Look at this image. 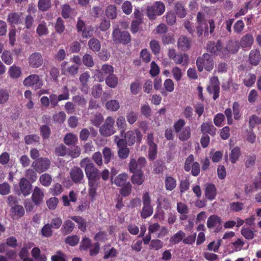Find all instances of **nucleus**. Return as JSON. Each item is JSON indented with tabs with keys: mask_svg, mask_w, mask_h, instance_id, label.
<instances>
[{
	"mask_svg": "<svg viewBox=\"0 0 261 261\" xmlns=\"http://www.w3.org/2000/svg\"><path fill=\"white\" fill-rule=\"evenodd\" d=\"M241 155V149L236 146L232 149L229 154L230 161L232 164H234L239 160Z\"/></svg>",
	"mask_w": 261,
	"mask_h": 261,
	"instance_id": "obj_31",
	"label": "nucleus"
},
{
	"mask_svg": "<svg viewBox=\"0 0 261 261\" xmlns=\"http://www.w3.org/2000/svg\"><path fill=\"white\" fill-rule=\"evenodd\" d=\"M62 93L57 96L59 101L67 100L69 98V90L67 86H64L62 88Z\"/></svg>",
	"mask_w": 261,
	"mask_h": 261,
	"instance_id": "obj_59",
	"label": "nucleus"
},
{
	"mask_svg": "<svg viewBox=\"0 0 261 261\" xmlns=\"http://www.w3.org/2000/svg\"><path fill=\"white\" fill-rule=\"evenodd\" d=\"M132 191V186L130 182L128 181L125 185L121 186L119 193L123 197H127L131 194Z\"/></svg>",
	"mask_w": 261,
	"mask_h": 261,
	"instance_id": "obj_39",
	"label": "nucleus"
},
{
	"mask_svg": "<svg viewBox=\"0 0 261 261\" xmlns=\"http://www.w3.org/2000/svg\"><path fill=\"white\" fill-rule=\"evenodd\" d=\"M125 139L124 140L126 141V144L129 146L133 145L136 139L138 143H140L142 139V135L138 128L135 129L134 130H128L125 134Z\"/></svg>",
	"mask_w": 261,
	"mask_h": 261,
	"instance_id": "obj_10",
	"label": "nucleus"
},
{
	"mask_svg": "<svg viewBox=\"0 0 261 261\" xmlns=\"http://www.w3.org/2000/svg\"><path fill=\"white\" fill-rule=\"evenodd\" d=\"M256 76L254 74L249 73L243 80L244 85L247 87L252 86L255 82Z\"/></svg>",
	"mask_w": 261,
	"mask_h": 261,
	"instance_id": "obj_56",
	"label": "nucleus"
},
{
	"mask_svg": "<svg viewBox=\"0 0 261 261\" xmlns=\"http://www.w3.org/2000/svg\"><path fill=\"white\" fill-rule=\"evenodd\" d=\"M36 32L39 36L47 35L48 34V29L46 27V23L43 22L39 24L36 29Z\"/></svg>",
	"mask_w": 261,
	"mask_h": 261,
	"instance_id": "obj_60",
	"label": "nucleus"
},
{
	"mask_svg": "<svg viewBox=\"0 0 261 261\" xmlns=\"http://www.w3.org/2000/svg\"><path fill=\"white\" fill-rule=\"evenodd\" d=\"M70 177L74 183L81 182L84 177L82 170L78 167H74L70 170Z\"/></svg>",
	"mask_w": 261,
	"mask_h": 261,
	"instance_id": "obj_17",
	"label": "nucleus"
},
{
	"mask_svg": "<svg viewBox=\"0 0 261 261\" xmlns=\"http://www.w3.org/2000/svg\"><path fill=\"white\" fill-rule=\"evenodd\" d=\"M114 123V119L111 116L108 117L99 128L100 134L105 137H109L113 135L115 133Z\"/></svg>",
	"mask_w": 261,
	"mask_h": 261,
	"instance_id": "obj_7",
	"label": "nucleus"
},
{
	"mask_svg": "<svg viewBox=\"0 0 261 261\" xmlns=\"http://www.w3.org/2000/svg\"><path fill=\"white\" fill-rule=\"evenodd\" d=\"M196 65L199 72L202 71L204 68L211 71L214 68L213 59L210 55L205 53L197 59Z\"/></svg>",
	"mask_w": 261,
	"mask_h": 261,
	"instance_id": "obj_3",
	"label": "nucleus"
},
{
	"mask_svg": "<svg viewBox=\"0 0 261 261\" xmlns=\"http://www.w3.org/2000/svg\"><path fill=\"white\" fill-rule=\"evenodd\" d=\"M71 218L77 223L78 227L81 231L84 232L86 230V221L83 218L80 216H73Z\"/></svg>",
	"mask_w": 261,
	"mask_h": 261,
	"instance_id": "obj_43",
	"label": "nucleus"
},
{
	"mask_svg": "<svg viewBox=\"0 0 261 261\" xmlns=\"http://www.w3.org/2000/svg\"><path fill=\"white\" fill-rule=\"evenodd\" d=\"M261 124V118L255 115H253L249 117V127L250 129H253L255 125Z\"/></svg>",
	"mask_w": 261,
	"mask_h": 261,
	"instance_id": "obj_47",
	"label": "nucleus"
},
{
	"mask_svg": "<svg viewBox=\"0 0 261 261\" xmlns=\"http://www.w3.org/2000/svg\"><path fill=\"white\" fill-rule=\"evenodd\" d=\"M190 39L185 36H180L177 40V47L179 49L183 51L188 50L191 46Z\"/></svg>",
	"mask_w": 261,
	"mask_h": 261,
	"instance_id": "obj_18",
	"label": "nucleus"
},
{
	"mask_svg": "<svg viewBox=\"0 0 261 261\" xmlns=\"http://www.w3.org/2000/svg\"><path fill=\"white\" fill-rule=\"evenodd\" d=\"M77 140L76 135L72 133L67 134L64 137V142L67 145H75Z\"/></svg>",
	"mask_w": 261,
	"mask_h": 261,
	"instance_id": "obj_36",
	"label": "nucleus"
},
{
	"mask_svg": "<svg viewBox=\"0 0 261 261\" xmlns=\"http://www.w3.org/2000/svg\"><path fill=\"white\" fill-rule=\"evenodd\" d=\"M190 181L189 179H185L180 180L179 185V191L181 193H184L189 189L190 188Z\"/></svg>",
	"mask_w": 261,
	"mask_h": 261,
	"instance_id": "obj_64",
	"label": "nucleus"
},
{
	"mask_svg": "<svg viewBox=\"0 0 261 261\" xmlns=\"http://www.w3.org/2000/svg\"><path fill=\"white\" fill-rule=\"evenodd\" d=\"M1 58L4 63L7 65H10L13 62V58L10 51H4L1 56Z\"/></svg>",
	"mask_w": 261,
	"mask_h": 261,
	"instance_id": "obj_49",
	"label": "nucleus"
},
{
	"mask_svg": "<svg viewBox=\"0 0 261 261\" xmlns=\"http://www.w3.org/2000/svg\"><path fill=\"white\" fill-rule=\"evenodd\" d=\"M194 162V156L193 154H190L188 157L186 158L184 163V169L185 171L189 172L191 169L192 165Z\"/></svg>",
	"mask_w": 261,
	"mask_h": 261,
	"instance_id": "obj_53",
	"label": "nucleus"
},
{
	"mask_svg": "<svg viewBox=\"0 0 261 261\" xmlns=\"http://www.w3.org/2000/svg\"><path fill=\"white\" fill-rule=\"evenodd\" d=\"M165 11V6L161 1L155 2L151 6L148 7L147 9V14L149 18L154 20L157 15H161Z\"/></svg>",
	"mask_w": 261,
	"mask_h": 261,
	"instance_id": "obj_4",
	"label": "nucleus"
},
{
	"mask_svg": "<svg viewBox=\"0 0 261 261\" xmlns=\"http://www.w3.org/2000/svg\"><path fill=\"white\" fill-rule=\"evenodd\" d=\"M11 212L18 218H21L24 214V209L22 205L18 204L11 208Z\"/></svg>",
	"mask_w": 261,
	"mask_h": 261,
	"instance_id": "obj_52",
	"label": "nucleus"
},
{
	"mask_svg": "<svg viewBox=\"0 0 261 261\" xmlns=\"http://www.w3.org/2000/svg\"><path fill=\"white\" fill-rule=\"evenodd\" d=\"M79 240L80 238L77 236L72 235L67 237L65 240V242L70 246H74L79 243Z\"/></svg>",
	"mask_w": 261,
	"mask_h": 261,
	"instance_id": "obj_58",
	"label": "nucleus"
},
{
	"mask_svg": "<svg viewBox=\"0 0 261 261\" xmlns=\"http://www.w3.org/2000/svg\"><path fill=\"white\" fill-rule=\"evenodd\" d=\"M106 15L110 19L116 18L117 15L116 7L114 5L108 6L106 10Z\"/></svg>",
	"mask_w": 261,
	"mask_h": 261,
	"instance_id": "obj_44",
	"label": "nucleus"
},
{
	"mask_svg": "<svg viewBox=\"0 0 261 261\" xmlns=\"http://www.w3.org/2000/svg\"><path fill=\"white\" fill-rule=\"evenodd\" d=\"M55 29L56 32L59 34L62 33L65 30L64 21L60 17L57 18V22L55 24Z\"/></svg>",
	"mask_w": 261,
	"mask_h": 261,
	"instance_id": "obj_61",
	"label": "nucleus"
},
{
	"mask_svg": "<svg viewBox=\"0 0 261 261\" xmlns=\"http://www.w3.org/2000/svg\"><path fill=\"white\" fill-rule=\"evenodd\" d=\"M44 197L43 191L38 187H35L33 191L31 199L33 202L36 205H40Z\"/></svg>",
	"mask_w": 261,
	"mask_h": 261,
	"instance_id": "obj_14",
	"label": "nucleus"
},
{
	"mask_svg": "<svg viewBox=\"0 0 261 261\" xmlns=\"http://www.w3.org/2000/svg\"><path fill=\"white\" fill-rule=\"evenodd\" d=\"M165 185L166 190L172 191L177 185L176 180L171 176H167L165 180Z\"/></svg>",
	"mask_w": 261,
	"mask_h": 261,
	"instance_id": "obj_30",
	"label": "nucleus"
},
{
	"mask_svg": "<svg viewBox=\"0 0 261 261\" xmlns=\"http://www.w3.org/2000/svg\"><path fill=\"white\" fill-rule=\"evenodd\" d=\"M8 21L11 24H18L21 22L20 15L15 12L10 13L7 17Z\"/></svg>",
	"mask_w": 261,
	"mask_h": 261,
	"instance_id": "obj_33",
	"label": "nucleus"
},
{
	"mask_svg": "<svg viewBox=\"0 0 261 261\" xmlns=\"http://www.w3.org/2000/svg\"><path fill=\"white\" fill-rule=\"evenodd\" d=\"M66 115L64 112L61 111L53 115V119L55 123L61 124L65 120Z\"/></svg>",
	"mask_w": 261,
	"mask_h": 261,
	"instance_id": "obj_57",
	"label": "nucleus"
},
{
	"mask_svg": "<svg viewBox=\"0 0 261 261\" xmlns=\"http://www.w3.org/2000/svg\"><path fill=\"white\" fill-rule=\"evenodd\" d=\"M32 166L36 172L41 173L47 171L50 168V161L46 158L41 157L35 160Z\"/></svg>",
	"mask_w": 261,
	"mask_h": 261,
	"instance_id": "obj_11",
	"label": "nucleus"
},
{
	"mask_svg": "<svg viewBox=\"0 0 261 261\" xmlns=\"http://www.w3.org/2000/svg\"><path fill=\"white\" fill-rule=\"evenodd\" d=\"M230 210L233 212H239L244 208V204L242 202H233L229 204Z\"/></svg>",
	"mask_w": 261,
	"mask_h": 261,
	"instance_id": "obj_50",
	"label": "nucleus"
},
{
	"mask_svg": "<svg viewBox=\"0 0 261 261\" xmlns=\"http://www.w3.org/2000/svg\"><path fill=\"white\" fill-rule=\"evenodd\" d=\"M8 73L12 79H17L21 74V70L19 67L13 65L10 67Z\"/></svg>",
	"mask_w": 261,
	"mask_h": 261,
	"instance_id": "obj_34",
	"label": "nucleus"
},
{
	"mask_svg": "<svg viewBox=\"0 0 261 261\" xmlns=\"http://www.w3.org/2000/svg\"><path fill=\"white\" fill-rule=\"evenodd\" d=\"M206 50L212 55L225 58L227 56V50L225 49L220 40L217 41H209L206 45Z\"/></svg>",
	"mask_w": 261,
	"mask_h": 261,
	"instance_id": "obj_2",
	"label": "nucleus"
},
{
	"mask_svg": "<svg viewBox=\"0 0 261 261\" xmlns=\"http://www.w3.org/2000/svg\"><path fill=\"white\" fill-rule=\"evenodd\" d=\"M127 121L130 124H133L138 119V115L136 112L131 111L126 116Z\"/></svg>",
	"mask_w": 261,
	"mask_h": 261,
	"instance_id": "obj_62",
	"label": "nucleus"
},
{
	"mask_svg": "<svg viewBox=\"0 0 261 261\" xmlns=\"http://www.w3.org/2000/svg\"><path fill=\"white\" fill-rule=\"evenodd\" d=\"M77 200V196L76 193L73 191H71L69 194V198L67 195H63L62 196V200L63 205L65 206H68L70 205V202H75Z\"/></svg>",
	"mask_w": 261,
	"mask_h": 261,
	"instance_id": "obj_29",
	"label": "nucleus"
},
{
	"mask_svg": "<svg viewBox=\"0 0 261 261\" xmlns=\"http://www.w3.org/2000/svg\"><path fill=\"white\" fill-rule=\"evenodd\" d=\"M260 60V54L258 49H254L250 51L248 62L252 66H257L259 64Z\"/></svg>",
	"mask_w": 261,
	"mask_h": 261,
	"instance_id": "obj_19",
	"label": "nucleus"
},
{
	"mask_svg": "<svg viewBox=\"0 0 261 261\" xmlns=\"http://www.w3.org/2000/svg\"><path fill=\"white\" fill-rule=\"evenodd\" d=\"M39 181L42 186L47 187L51 185L52 177L49 174L44 173L40 176Z\"/></svg>",
	"mask_w": 261,
	"mask_h": 261,
	"instance_id": "obj_42",
	"label": "nucleus"
},
{
	"mask_svg": "<svg viewBox=\"0 0 261 261\" xmlns=\"http://www.w3.org/2000/svg\"><path fill=\"white\" fill-rule=\"evenodd\" d=\"M232 112L235 120H239L241 118L242 115L240 113V106L238 101H235L233 103Z\"/></svg>",
	"mask_w": 261,
	"mask_h": 261,
	"instance_id": "obj_51",
	"label": "nucleus"
},
{
	"mask_svg": "<svg viewBox=\"0 0 261 261\" xmlns=\"http://www.w3.org/2000/svg\"><path fill=\"white\" fill-rule=\"evenodd\" d=\"M106 107L108 110L115 112L119 110L120 105L117 100H111L107 102Z\"/></svg>",
	"mask_w": 261,
	"mask_h": 261,
	"instance_id": "obj_48",
	"label": "nucleus"
},
{
	"mask_svg": "<svg viewBox=\"0 0 261 261\" xmlns=\"http://www.w3.org/2000/svg\"><path fill=\"white\" fill-rule=\"evenodd\" d=\"M51 6V0H39L38 3V7L39 10L41 11H46L49 9Z\"/></svg>",
	"mask_w": 261,
	"mask_h": 261,
	"instance_id": "obj_40",
	"label": "nucleus"
},
{
	"mask_svg": "<svg viewBox=\"0 0 261 261\" xmlns=\"http://www.w3.org/2000/svg\"><path fill=\"white\" fill-rule=\"evenodd\" d=\"M113 41L116 43L126 45L131 41V36L127 31H121L119 29L114 30L112 33Z\"/></svg>",
	"mask_w": 261,
	"mask_h": 261,
	"instance_id": "obj_5",
	"label": "nucleus"
},
{
	"mask_svg": "<svg viewBox=\"0 0 261 261\" xmlns=\"http://www.w3.org/2000/svg\"><path fill=\"white\" fill-rule=\"evenodd\" d=\"M254 42V38L252 34L247 33L241 39L240 44L243 48H250Z\"/></svg>",
	"mask_w": 261,
	"mask_h": 261,
	"instance_id": "obj_22",
	"label": "nucleus"
},
{
	"mask_svg": "<svg viewBox=\"0 0 261 261\" xmlns=\"http://www.w3.org/2000/svg\"><path fill=\"white\" fill-rule=\"evenodd\" d=\"M178 138L179 140L185 142L189 140L191 136V130L189 126H185L181 132L177 134Z\"/></svg>",
	"mask_w": 261,
	"mask_h": 261,
	"instance_id": "obj_24",
	"label": "nucleus"
},
{
	"mask_svg": "<svg viewBox=\"0 0 261 261\" xmlns=\"http://www.w3.org/2000/svg\"><path fill=\"white\" fill-rule=\"evenodd\" d=\"M88 45L89 48L95 52L98 51L101 47L100 42L95 38H92L89 40Z\"/></svg>",
	"mask_w": 261,
	"mask_h": 261,
	"instance_id": "obj_41",
	"label": "nucleus"
},
{
	"mask_svg": "<svg viewBox=\"0 0 261 261\" xmlns=\"http://www.w3.org/2000/svg\"><path fill=\"white\" fill-rule=\"evenodd\" d=\"M175 11L177 16L180 18H184L187 15V11L183 5L179 2L175 4Z\"/></svg>",
	"mask_w": 261,
	"mask_h": 261,
	"instance_id": "obj_37",
	"label": "nucleus"
},
{
	"mask_svg": "<svg viewBox=\"0 0 261 261\" xmlns=\"http://www.w3.org/2000/svg\"><path fill=\"white\" fill-rule=\"evenodd\" d=\"M102 153L103 155L105 163L106 164H108L110 162L113 155L111 149L107 147L103 148L102 150Z\"/></svg>",
	"mask_w": 261,
	"mask_h": 261,
	"instance_id": "obj_55",
	"label": "nucleus"
},
{
	"mask_svg": "<svg viewBox=\"0 0 261 261\" xmlns=\"http://www.w3.org/2000/svg\"><path fill=\"white\" fill-rule=\"evenodd\" d=\"M240 48V45L237 41L230 40L227 43L225 49L227 50V55L230 53L234 54L237 52Z\"/></svg>",
	"mask_w": 261,
	"mask_h": 261,
	"instance_id": "obj_26",
	"label": "nucleus"
},
{
	"mask_svg": "<svg viewBox=\"0 0 261 261\" xmlns=\"http://www.w3.org/2000/svg\"><path fill=\"white\" fill-rule=\"evenodd\" d=\"M128 175L126 173H121L116 176L114 179V184L118 187H121L126 184Z\"/></svg>",
	"mask_w": 261,
	"mask_h": 261,
	"instance_id": "obj_32",
	"label": "nucleus"
},
{
	"mask_svg": "<svg viewBox=\"0 0 261 261\" xmlns=\"http://www.w3.org/2000/svg\"><path fill=\"white\" fill-rule=\"evenodd\" d=\"M177 211L181 214L180 219L185 220L187 219V214L189 213V208L187 204L179 202L177 203Z\"/></svg>",
	"mask_w": 261,
	"mask_h": 261,
	"instance_id": "obj_25",
	"label": "nucleus"
},
{
	"mask_svg": "<svg viewBox=\"0 0 261 261\" xmlns=\"http://www.w3.org/2000/svg\"><path fill=\"white\" fill-rule=\"evenodd\" d=\"M143 206L141 212V217L142 219H146L152 215L153 210L151 205V199L148 192H146L143 195Z\"/></svg>",
	"mask_w": 261,
	"mask_h": 261,
	"instance_id": "obj_6",
	"label": "nucleus"
},
{
	"mask_svg": "<svg viewBox=\"0 0 261 261\" xmlns=\"http://www.w3.org/2000/svg\"><path fill=\"white\" fill-rule=\"evenodd\" d=\"M74 228V223L70 220H67L64 222L61 230L63 233L67 234L71 232Z\"/></svg>",
	"mask_w": 261,
	"mask_h": 261,
	"instance_id": "obj_35",
	"label": "nucleus"
},
{
	"mask_svg": "<svg viewBox=\"0 0 261 261\" xmlns=\"http://www.w3.org/2000/svg\"><path fill=\"white\" fill-rule=\"evenodd\" d=\"M114 142L116 143L118 148V155L122 160L128 158L130 151L127 147L126 141L123 139H120L118 136L114 137Z\"/></svg>",
	"mask_w": 261,
	"mask_h": 261,
	"instance_id": "obj_9",
	"label": "nucleus"
},
{
	"mask_svg": "<svg viewBox=\"0 0 261 261\" xmlns=\"http://www.w3.org/2000/svg\"><path fill=\"white\" fill-rule=\"evenodd\" d=\"M173 62L175 64H181L184 66H186L189 62V56L186 53L178 54Z\"/></svg>",
	"mask_w": 261,
	"mask_h": 261,
	"instance_id": "obj_23",
	"label": "nucleus"
},
{
	"mask_svg": "<svg viewBox=\"0 0 261 261\" xmlns=\"http://www.w3.org/2000/svg\"><path fill=\"white\" fill-rule=\"evenodd\" d=\"M185 237V233L180 230L171 237L170 242L173 244H176L183 240Z\"/></svg>",
	"mask_w": 261,
	"mask_h": 261,
	"instance_id": "obj_38",
	"label": "nucleus"
},
{
	"mask_svg": "<svg viewBox=\"0 0 261 261\" xmlns=\"http://www.w3.org/2000/svg\"><path fill=\"white\" fill-rule=\"evenodd\" d=\"M200 129L203 135L209 134L213 136L216 134V128L212 123H203L201 125Z\"/></svg>",
	"mask_w": 261,
	"mask_h": 261,
	"instance_id": "obj_21",
	"label": "nucleus"
},
{
	"mask_svg": "<svg viewBox=\"0 0 261 261\" xmlns=\"http://www.w3.org/2000/svg\"><path fill=\"white\" fill-rule=\"evenodd\" d=\"M107 85L111 88H115L118 84V78L114 74H110L106 79Z\"/></svg>",
	"mask_w": 261,
	"mask_h": 261,
	"instance_id": "obj_45",
	"label": "nucleus"
},
{
	"mask_svg": "<svg viewBox=\"0 0 261 261\" xmlns=\"http://www.w3.org/2000/svg\"><path fill=\"white\" fill-rule=\"evenodd\" d=\"M43 63V59L41 54L39 53L32 54L29 58V63L33 68H39Z\"/></svg>",
	"mask_w": 261,
	"mask_h": 261,
	"instance_id": "obj_13",
	"label": "nucleus"
},
{
	"mask_svg": "<svg viewBox=\"0 0 261 261\" xmlns=\"http://www.w3.org/2000/svg\"><path fill=\"white\" fill-rule=\"evenodd\" d=\"M71 12V8L68 4H65L62 6L61 15L65 19L69 18Z\"/></svg>",
	"mask_w": 261,
	"mask_h": 261,
	"instance_id": "obj_63",
	"label": "nucleus"
},
{
	"mask_svg": "<svg viewBox=\"0 0 261 261\" xmlns=\"http://www.w3.org/2000/svg\"><path fill=\"white\" fill-rule=\"evenodd\" d=\"M196 20L197 24L204 25V36H207L208 35V27L205 18V15L200 12H198Z\"/></svg>",
	"mask_w": 261,
	"mask_h": 261,
	"instance_id": "obj_28",
	"label": "nucleus"
},
{
	"mask_svg": "<svg viewBox=\"0 0 261 261\" xmlns=\"http://www.w3.org/2000/svg\"><path fill=\"white\" fill-rule=\"evenodd\" d=\"M19 186L21 194L25 197L30 195L32 186L29 180L24 177L21 178Z\"/></svg>",
	"mask_w": 261,
	"mask_h": 261,
	"instance_id": "obj_15",
	"label": "nucleus"
},
{
	"mask_svg": "<svg viewBox=\"0 0 261 261\" xmlns=\"http://www.w3.org/2000/svg\"><path fill=\"white\" fill-rule=\"evenodd\" d=\"M150 48L154 55H158L161 51V46L159 42L156 40H151L149 42Z\"/></svg>",
	"mask_w": 261,
	"mask_h": 261,
	"instance_id": "obj_46",
	"label": "nucleus"
},
{
	"mask_svg": "<svg viewBox=\"0 0 261 261\" xmlns=\"http://www.w3.org/2000/svg\"><path fill=\"white\" fill-rule=\"evenodd\" d=\"M23 84L27 87H31L35 90L40 89L43 86V80L39 75L32 74L27 76L23 81Z\"/></svg>",
	"mask_w": 261,
	"mask_h": 261,
	"instance_id": "obj_8",
	"label": "nucleus"
},
{
	"mask_svg": "<svg viewBox=\"0 0 261 261\" xmlns=\"http://www.w3.org/2000/svg\"><path fill=\"white\" fill-rule=\"evenodd\" d=\"M186 123L185 120L183 119H179L174 122L173 128L176 134L181 132V130L185 127Z\"/></svg>",
	"mask_w": 261,
	"mask_h": 261,
	"instance_id": "obj_54",
	"label": "nucleus"
},
{
	"mask_svg": "<svg viewBox=\"0 0 261 261\" xmlns=\"http://www.w3.org/2000/svg\"><path fill=\"white\" fill-rule=\"evenodd\" d=\"M222 221L220 217L217 215H212L208 217L207 221V226L208 228L216 227V231H219L221 228Z\"/></svg>",
	"mask_w": 261,
	"mask_h": 261,
	"instance_id": "obj_16",
	"label": "nucleus"
},
{
	"mask_svg": "<svg viewBox=\"0 0 261 261\" xmlns=\"http://www.w3.org/2000/svg\"><path fill=\"white\" fill-rule=\"evenodd\" d=\"M220 83L217 76H213L211 79V84L207 87V91L210 93H213V99L216 100L219 96Z\"/></svg>",
	"mask_w": 261,
	"mask_h": 261,
	"instance_id": "obj_12",
	"label": "nucleus"
},
{
	"mask_svg": "<svg viewBox=\"0 0 261 261\" xmlns=\"http://www.w3.org/2000/svg\"><path fill=\"white\" fill-rule=\"evenodd\" d=\"M133 174L131 177L132 182L134 185H137L138 186L141 185L144 181V177L142 171H140L139 172L133 173Z\"/></svg>",
	"mask_w": 261,
	"mask_h": 261,
	"instance_id": "obj_27",
	"label": "nucleus"
},
{
	"mask_svg": "<svg viewBox=\"0 0 261 261\" xmlns=\"http://www.w3.org/2000/svg\"><path fill=\"white\" fill-rule=\"evenodd\" d=\"M80 165L84 168L85 173L88 180L89 195L92 198L96 196V191L100 184V173L94 164L88 158L83 159Z\"/></svg>",
	"mask_w": 261,
	"mask_h": 261,
	"instance_id": "obj_1",
	"label": "nucleus"
},
{
	"mask_svg": "<svg viewBox=\"0 0 261 261\" xmlns=\"http://www.w3.org/2000/svg\"><path fill=\"white\" fill-rule=\"evenodd\" d=\"M205 196L209 200H214L217 195V189L213 184H207L205 186Z\"/></svg>",
	"mask_w": 261,
	"mask_h": 261,
	"instance_id": "obj_20",
	"label": "nucleus"
}]
</instances>
